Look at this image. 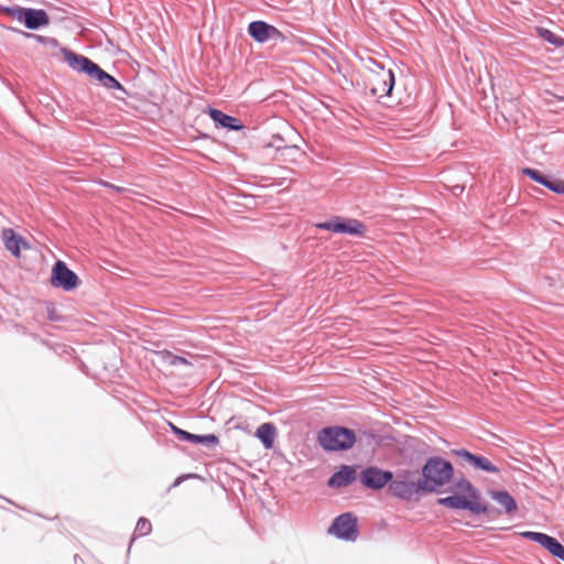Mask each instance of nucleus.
Listing matches in <instances>:
<instances>
[{"instance_id": "1", "label": "nucleus", "mask_w": 564, "mask_h": 564, "mask_svg": "<svg viewBox=\"0 0 564 564\" xmlns=\"http://www.w3.org/2000/svg\"><path fill=\"white\" fill-rule=\"evenodd\" d=\"M453 478V464L441 456H431L425 459L421 473H417L416 485L423 494H435L440 492Z\"/></svg>"}, {"instance_id": "2", "label": "nucleus", "mask_w": 564, "mask_h": 564, "mask_svg": "<svg viewBox=\"0 0 564 564\" xmlns=\"http://www.w3.org/2000/svg\"><path fill=\"white\" fill-rule=\"evenodd\" d=\"M62 52L65 61L74 70L87 74L91 78H95L102 87L107 89H116L121 91L123 95H127L124 87L112 75L104 70L90 58L67 48H62Z\"/></svg>"}, {"instance_id": "3", "label": "nucleus", "mask_w": 564, "mask_h": 564, "mask_svg": "<svg viewBox=\"0 0 564 564\" xmlns=\"http://www.w3.org/2000/svg\"><path fill=\"white\" fill-rule=\"evenodd\" d=\"M317 441L327 452H344L355 445L357 436L351 429L335 425L322 429Z\"/></svg>"}, {"instance_id": "4", "label": "nucleus", "mask_w": 564, "mask_h": 564, "mask_svg": "<svg viewBox=\"0 0 564 564\" xmlns=\"http://www.w3.org/2000/svg\"><path fill=\"white\" fill-rule=\"evenodd\" d=\"M316 227L322 230L347 234L356 237H364L367 231V226L360 220L340 216H333L328 220L317 224Z\"/></svg>"}, {"instance_id": "5", "label": "nucleus", "mask_w": 564, "mask_h": 564, "mask_svg": "<svg viewBox=\"0 0 564 564\" xmlns=\"http://www.w3.org/2000/svg\"><path fill=\"white\" fill-rule=\"evenodd\" d=\"M437 503L452 509L468 510L475 514L489 512L488 507L480 501L479 496H447L438 499Z\"/></svg>"}, {"instance_id": "6", "label": "nucleus", "mask_w": 564, "mask_h": 564, "mask_svg": "<svg viewBox=\"0 0 564 564\" xmlns=\"http://www.w3.org/2000/svg\"><path fill=\"white\" fill-rule=\"evenodd\" d=\"M247 31L250 37L261 44L269 41L276 43L285 40L284 34L278 28L262 20L250 22Z\"/></svg>"}, {"instance_id": "7", "label": "nucleus", "mask_w": 564, "mask_h": 564, "mask_svg": "<svg viewBox=\"0 0 564 564\" xmlns=\"http://www.w3.org/2000/svg\"><path fill=\"white\" fill-rule=\"evenodd\" d=\"M328 532L339 539L355 541L358 538L357 518L349 512L343 513L334 520Z\"/></svg>"}, {"instance_id": "8", "label": "nucleus", "mask_w": 564, "mask_h": 564, "mask_svg": "<svg viewBox=\"0 0 564 564\" xmlns=\"http://www.w3.org/2000/svg\"><path fill=\"white\" fill-rule=\"evenodd\" d=\"M79 279L77 274L72 271L67 264L57 260L53 268L51 274V284L56 288H62L65 291H72L77 288Z\"/></svg>"}, {"instance_id": "9", "label": "nucleus", "mask_w": 564, "mask_h": 564, "mask_svg": "<svg viewBox=\"0 0 564 564\" xmlns=\"http://www.w3.org/2000/svg\"><path fill=\"white\" fill-rule=\"evenodd\" d=\"M451 454L457 457L462 465H468L477 470L488 474H499V468L494 465L487 457L470 453L465 448H454Z\"/></svg>"}, {"instance_id": "10", "label": "nucleus", "mask_w": 564, "mask_h": 564, "mask_svg": "<svg viewBox=\"0 0 564 564\" xmlns=\"http://www.w3.org/2000/svg\"><path fill=\"white\" fill-rule=\"evenodd\" d=\"M360 482L368 489L380 490L392 480V471L368 466L359 475Z\"/></svg>"}, {"instance_id": "11", "label": "nucleus", "mask_w": 564, "mask_h": 564, "mask_svg": "<svg viewBox=\"0 0 564 564\" xmlns=\"http://www.w3.org/2000/svg\"><path fill=\"white\" fill-rule=\"evenodd\" d=\"M417 471H402L394 476L392 474V480L388 482L390 494H420L417 484Z\"/></svg>"}, {"instance_id": "12", "label": "nucleus", "mask_w": 564, "mask_h": 564, "mask_svg": "<svg viewBox=\"0 0 564 564\" xmlns=\"http://www.w3.org/2000/svg\"><path fill=\"white\" fill-rule=\"evenodd\" d=\"M2 243L15 258H20L23 250H30V242L12 228L2 229Z\"/></svg>"}, {"instance_id": "13", "label": "nucleus", "mask_w": 564, "mask_h": 564, "mask_svg": "<svg viewBox=\"0 0 564 564\" xmlns=\"http://www.w3.org/2000/svg\"><path fill=\"white\" fill-rule=\"evenodd\" d=\"M357 466L343 465L328 479L327 484L332 488H344L351 485L357 479Z\"/></svg>"}, {"instance_id": "14", "label": "nucleus", "mask_w": 564, "mask_h": 564, "mask_svg": "<svg viewBox=\"0 0 564 564\" xmlns=\"http://www.w3.org/2000/svg\"><path fill=\"white\" fill-rule=\"evenodd\" d=\"M523 536L541 544L553 556L564 561V546L556 539L540 532H524Z\"/></svg>"}, {"instance_id": "15", "label": "nucleus", "mask_w": 564, "mask_h": 564, "mask_svg": "<svg viewBox=\"0 0 564 564\" xmlns=\"http://www.w3.org/2000/svg\"><path fill=\"white\" fill-rule=\"evenodd\" d=\"M395 78L391 69L378 75L372 84L371 93L379 98L390 96L394 87Z\"/></svg>"}, {"instance_id": "16", "label": "nucleus", "mask_w": 564, "mask_h": 564, "mask_svg": "<svg viewBox=\"0 0 564 564\" xmlns=\"http://www.w3.org/2000/svg\"><path fill=\"white\" fill-rule=\"evenodd\" d=\"M207 113L210 119L221 128L230 131H240L243 129V124L238 118L229 116L219 109L209 107Z\"/></svg>"}, {"instance_id": "17", "label": "nucleus", "mask_w": 564, "mask_h": 564, "mask_svg": "<svg viewBox=\"0 0 564 564\" xmlns=\"http://www.w3.org/2000/svg\"><path fill=\"white\" fill-rule=\"evenodd\" d=\"M22 13V21L24 25L30 30H37L50 23V18L46 11L43 9H25Z\"/></svg>"}, {"instance_id": "18", "label": "nucleus", "mask_w": 564, "mask_h": 564, "mask_svg": "<svg viewBox=\"0 0 564 564\" xmlns=\"http://www.w3.org/2000/svg\"><path fill=\"white\" fill-rule=\"evenodd\" d=\"M276 429L273 423L261 424L256 432V436L261 441L264 448L270 449L273 447Z\"/></svg>"}, {"instance_id": "19", "label": "nucleus", "mask_w": 564, "mask_h": 564, "mask_svg": "<svg viewBox=\"0 0 564 564\" xmlns=\"http://www.w3.org/2000/svg\"><path fill=\"white\" fill-rule=\"evenodd\" d=\"M452 486L448 494H478L473 484L464 476L455 477L452 479Z\"/></svg>"}, {"instance_id": "20", "label": "nucleus", "mask_w": 564, "mask_h": 564, "mask_svg": "<svg viewBox=\"0 0 564 564\" xmlns=\"http://www.w3.org/2000/svg\"><path fill=\"white\" fill-rule=\"evenodd\" d=\"M167 424L171 431L178 437V440L193 444H195V441L198 440L197 434H193L185 430H182L171 422H169Z\"/></svg>"}, {"instance_id": "21", "label": "nucleus", "mask_w": 564, "mask_h": 564, "mask_svg": "<svg viewBox=\"0 0 564 564\" xmlns=\"http://www.w3.org/2000/svg\"><path fill=\"white\" fill-rule=\"evenodd\" d=\"M538 32H539L540 37L543 39L544 41H546L547 43H550L556 47L563 45V42H564L563 39H561L556 34H554L552 31L544 29V28H540L538 30Z\"/></svg>"}, {"instance_id": "22", "label": "nucleus", "mask_w": 564, "mask_h": 564, "mask_svg": "<svg viewBox=\"0 0 564 564\" xmlns=\"http://www.w3.org/2000/svg\"><path fill=\"white\" fill-rule=\"evenodd\" d=\"M24 35L29 39L34 40L36 43L47 45L53 48L58 46V41L54 37L37 35V34H33V33H24Z\"/></svg>"}, {"instance_id": "23", "label": "nucleus", "mask_w": 564, "mask_h": 564, "mask_svg": "<svg viewBox=\"0 0 564 564\" xmlns=\"http://www.w3.org/2000/svg\"><path fill=\"white\" fill-rule=\"evenodd\" d=\"M522 173L543 186L545 185L546 180L549 177V175H545L542 172H540L539 170H534L531 167L523 169Z\"/></svg>"}, {"instance_id": "24", "label": "nucleus", "mask_w": 564, "mask_h": 564, "mask_svg": "<svg viewBox=\"0 0 564 564\" xmlns=\"http://www.w3.org/2000/svg\"><path fill=\"white\" fill-rule=\"evenodd\" d=\"M498 502L503 507L507 513H510L516 510L517 503L513 500L512 496H494Z\"/></svg>"}, {"instance_id": "25", "label": "nucleus", "mask_w": 564, "mask_h": 564, "mask_svg": "<svg viewBox=\"0 0 564 564\" xmlns=\"http://www.w3.org/2000/svg\"><path fill=\"white\" fill-rule=\"evenodd\" d=\"M544 186L556 194H564V181L549 176Z\"/></svg>"}, {"instance_id": "26", "label": "nucleus", "mask_w": 564, "mask_h": 564, "mask_svg": "<svg viewBox=\"0 0 564 564\" xmlns=\"http://www.w3.org/2000/svg\"><path fill=\"white\" fill-rule=\"evenodd\" d=\"M21 12H25V9L20 8L18 6H12V7L2 6V14H7V15L11 17L12 19L18 20L19 22L22 21Z\"/></svg>"}, {"instance_id": "27", "label": "nucleus", "mask_w": 564, "mask_h": 564, "mask_svg": "<svg viewBox=\"0 0 564 564\" xmlns=\"http://www.w3.org/2000/svg\"><path fill=\"white\" fill-rule=\"evenodd\" d=\"M150 531H151L150 521L144 518L139 519L137 527H135V532L139 535H147Z\"/></svg>"}, {"instance_id": "28", "label": "nucleus", "mask_w": 564, "mask_h": 564, "mask_svg": "<svg viewBox=\"0 0 564 564\" xmlns=\"http://www.w3.org/2000/svg\"><path fill=\"white\" fill-rule=\"evenodd\" d=\"M197 437L198 440L195 441V444L216 445L218 443V437L215 434H197Z\"/></svg>"}, {"instance_id": "29", "label": "nucleus", "mask_w": 564, "mask_h": 564, "mask_svg": "<svg viewBox=\"0 0 564 564\" xmlns=\"http://www.w3.org/2000/svg\"><path fill=\"white\" fill-rule=\"evenodd\" d=\"M170 364L172 366H180V365H191V362L181 356H172Z\"/></svg>"}, {"instance_id": "30", "label": "nucleus", "mask_w": 564, "mask_h": 564, "mask_svg": "<svg viewBox=\"0 0 564 564\" xmlns=\"http://www.w3.org/2000/svg\"><path fill=\"white\" fill-rule=\"evenodd\" d=\"M48 317L51 321H59V317L56 315L54 310L48 312Z\"/></svg>"}, {"instance_id": "31", "label": "nucleus", "mask_w": 564, "mask_h": 564, "mask_svg": "<svg viewBox=\"0 0 564 564\" xmlns=\"http://www.w3.org/2000/svg\"><path fill=\"white\" fill-rule=\"evenodd\" d=\"M487 494H499V495H502V494H508V491L506 490H495V489H489L487 491Z\"/></svg>"}]
</instances>
